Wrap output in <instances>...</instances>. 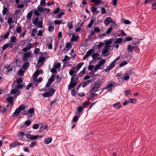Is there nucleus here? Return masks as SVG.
<instances>
[{"label": "nucleus", "mask_w": 156, "mask_h": 156, "mask_svg": "<svg viewBox=\"0 0 156 156\" xmlns=\"http://www.w3.org/2000/svg\"><path fill=\"white\" fill-rule=\"evenodd\" d=\"M16 32L17 33H20L22 30V27L20 26H19L17 27L16 29Z\"/></svg>", "instance_id": "44"}, {"label": "nucleus", "mask_w": 156, "mask_h": 156, "mask_svg": "<svg viewBox=\"0 0 156 156\" xmlns=\"http://www.w3.org/2000/svg\"><path fill=\"white\" fill-rule=\"evenodd\" d=\"M101 67V66L99 64H97L96 65L94 68V70L96 71L98 69H100Z\"/></svg>", "instance_id": "34"}, {"label": "nucleus", "mask_w": 156, "mask_h": 156, "mask_svg": "<svg viewBox=\"0 0 156 156\" xmlns=\"http://www.w3.org/2000/svg\"><path fill=\"white\" fill-rule=\"evenodd\" d=\"M105 62V59H102L99 61V65L101 66V65L104 64Z\"/></svg>", "instance_id": "47"}, {"label": "nucleus", "mask_w": 156, "mask_h": 156, "mask_svg": "<svg viewBox=\"0 0 156 156\" xmlns=\"http://www.w3.org/2000/svg\"><path fill=\"white\" fill-rule=\"evenodd\" d=\"M8 9L6 7H4L2 11V13L3 15H5L7 12Z\"/></svg>", "instance_id": "38"}, {"label": "nucleus", "mask_w": 156, "mask_h": 156, "mask_svg": "<svg viewBox=\"0 0 156 156\" xmlns=\"http://www.w3.org/2000/svg\"><path fill=\"white\" fill-rule=\"evenodd\" d=\"M25 108V106L24 105H21L18 108L21 111V110H23Z\"/></svg>", "instance_id": "25"}, {"label": "nucleus", "mask_w": 156, "mask_h": 156, "mask_svg": "<svg viewBox=\"0 0 156 156\" xmlns=\"http://www.w3.org/2000/svg\"><path fill=\"white\" fill-rule=\"evenodd\" d=\"M31 45V43H30V45H29L28 47V45H27V47L24 48L22 51H23L24 52H26L27 51L28 49H30L32 48Z\"/></svg>", "instance_id": "9"}, {"label": "nucleus", "mask_w": 156, "mask_h": 156, "mask_svg": "<svg viewBox=\"0 0 156 156\" xmlns=\"http://www.w3.org/2000/svg\"><path fill=\"white\" fill-rule=\"evenodd\" d=\"M152 9H156V2H154L152 5Z\"/></svg>", "instance_id": "64"}, {"label": "nucleus", "mask_w": 156, "mask_h": 156, "mask_svg": "<svg viewBox=\"0 0 156 156\" xmlns=\"http://www.w3.org/2000/svg\"><path fill=\"white\" fill-rule=\"evenodd\" d=\"M23 84H19L16 87L18 89H21L23 87Z\"/></svg>", "instance_id": "63"}, {"label": "nucleus", "mask_w": 156, "mask_h": 156, "mask_svg": "<svg viewBox=\"0 0 156 156\" xmlns=\"http://www.w3.org/2000/svg\"><path fill=\"white\" fill-rule=\"evenodd\" d=\"M33 14V10L29 12L27 16V18L28 19H30Z\"/></svg>", "instance_id": "17"}, {"label": "nucleus", "mask_w": 156, "mask_h": 156, "mask_svg": "<svg viewBox=\"0 0 156 156\" xmlns=\"http://www.w3.org/2000/svg\"><path fill=\"white\" fill-rule=\"evenodd\" d=\"M34 14L36 16H39L40 15V13L38 11H37L36 9H35L34 11Z\"/></svg>", "instance_id": "53"}, {"label": "nucleus", "mask_w": 156, "mask_h": 156, "mask_svg": "<svg viewBox=\"0 0 156 156\" xmlns=\"http://www.w3.org/2000/svg\"><path fill=\"white\" fill-rule=\"evenodd\" d=\"M98 90L96 88H95V87H93L90 90V93H95L96 92H97Z\"/></svg>", "instance_id": "33"}, {"label": "nucleus", "mask_w": 156, "mask_h": 156, "mask_svg": "<svg viewBox=\"0 0 156 156\" xmlns=\"http://www.w3.org/2000/svg\"><path fill=\"white\" fill-rule=\"evenodd\" d=\"M16 41V37L15 36H13L11 39V41L13 43H15Z\"/></svg>", "instance_id": "45"}, {"label": "nucleus", "mask_w": 156, "mask_h": 156, "mask_svg": "<svg viewBox=\"0 0 156 156\" xmlns=\"http://www.w3.org/2000/svg\"><path fill=\"white\" fill-rule=\"evenodd\" d=\"M113 107L116 109H119L122 107L119 102H117L113 104Z\"/></svg>", "instance_id": "11"}, {"label": "nucleus", "mask_w": 156, "mask_h": 156, "mask_svg": "<svg viewBox=\"0 0 156 156\" xmlns=\"http://www.w3.org/2000/svg\"><path fill=\"white\" fill-rule=\"evenodd\" d=\"M78 116H75L74 117L73 119V121L74 122H75L76 121H77L78 120Z\"/></svg>", "instance_id": "58"}, {"label": "nucleus", "mask_w": 156, "mask_h": 156, "mask_svg": "<svg viewBox=\"0 0 156 156\" xmlns=\"http://www.w3.org/2000/svg\"><path fill=\"white\" fill-rule=\"evenodd\" d=\"M79 39L78 36H76L73 35L72 37L71 38V41H76L77 40Z\"/></svg>", "instance_id": "18"}, {"label": "nucleus", "mask_w": 156, "mask_h": 156, "mask_svg": "<svg viewBox=\"0 0 156 156\" xmlns=\"http://www.w3.org/2000/svg\"><path fill=\"white\" fill-rule=\"evenodd\" d=\"M36 141H34L32 142L29 145V147H32L34 146H35L36 145Z\"/></svg>", "instance_id": "50"}, {"label": "nucleus", "mask_w": 156, "mask_h": 156, "mask_svg": "<svg viewBox=\"0 0 156 156\" xmlns=\"http://www.w3.org/2000/svg\"><path fill=\"white\" fill-rule=\"evenodd\" d=\"M31 53L30 52H28L25 53L24 54L23 56V59L22 61L23 62L27 61V58L29 57H30Z\"/></svg>", "instance_id": "5"}, {"label": "nucleus", "mask_w": 156, "mask_h": 156, "mask_svg": "<svg viewBox=\"0 0 156 156\" xmlns=\"http://www.w3.org/2000/svg\"><path fill=\"white\" fill-rule=\"evenodd\" d=\"M37 24L39 28H41L43 27V23L42 21H38Z\"/></svg>", "instance_id": "27"}, {"label": "nucleus", "mask_w": 156, "mask_h": 156, "mask_svg": "<svg viewBox=\"0 0 156 156\" xmlns=\"http://www.w3.org/2000/svg\"><path fill=\"white\" fill-rule=\"evenodd\" d=\"M39 137V136L38 135H37L35 136H34L33 135H32V136L30 138V139L31 140H36Z\"/></svg>", "instance_id": "48"}, {"label": "nucleus", "mask_w": 156, "mask_h": 156, "mask_svg": "<svg viewBox=\"0 0 156 156\" xmlns=\"http://www.w3.org/2000/svg\"><path fill=\"white\" fill-rule=\"evenodd\" d=\"M91 10L93 12H94L97 11V8L94 6H92L91 7Z\"/></svg>", "instance_id": "57"}, {"label": "nucleus", "mask_w": 156, "mask_h": 156, "mask_svg": "<svg viewBox=\"0 0 156 156\" xmlns=\"http://www.w3.org/2000/svg\"><path fill=\"white\" fill-rule=\"evenodd\" d=\"M6 100L8 102L9 104H11L12 105L13 104V98L12 96H9L6 98Z\"/></svg>", "instance_id": "8"}, {"label": "nucleus", "mask_w": 156, "mask_h": 156, "mask_svg": "<svg viewBox=\"0 0 156 156\" xmlns=\"http://www.w3.org/2000/svg\"><path fill=\"white\" fill-rule=\"evenodd\" d=\"M101 86V82H99L97 83H95L93 87L95 88H96L99 90V88Z\"/></svg>", "instance_id": "16"}, {"label": "nucleus", "mask_w": 156, "mask_h": 156, "mask_svg": "<svg viewBox=\"0 0 156 156\" xmlns=\"http://www.w3.org/2000/svg\"><path fill=\"white\" fill-rule=\"evenodd\" d=\"M122 41V38H118L117 40L115 41V44H120L121 42Z\"/></svg>", "instance_id": "24"}, {"label": "nucleus", "mask_w": 156, "mask_h": 156, "mask_svg": "<svg viewBox=\"0 0 156 156\" xmlns=\"http://www.w3.org/2000/svg\"><path fill=\"white\" fill-rule=\"evenodd\" d=\"M83 74H80V73H79V75L77 77H75V76H74V78H75V82H77V83L78 82V80H79V77H82L83 76Z\"/></svg>", "instance_id": "30"}, {"label": "nucleus", "mask_w": 156, "mask_h": 156, "mask_svg": "<svg viewBox=\"0 0 156 156\" xmlns=\"http://www.w3.org/2000/svg\"><path fill=\"white\" fill-rule=\"evenodd\" d=\"M113 20L111 19L110 17H107L104 21V23L105 25H107L108 24L112 23L114 24V25L115 26V22H112Z\"/></svg>", "instance_id": "4"}, {"label": "nucleus", "mask_w": 156, "mask_h": 156, "mask_svg": "<svg viewBox=\"0 0 156 156\" xmlns=\"http://www.w3.org/2000/svg\"><path fill=\"white\" fill-rule=\"evenodd\" d=\"M72 95L75 96L76 95V89H73L71 92Z\"/></svg>", "instance_id": "60"}, {"label": "nucleus", "mask_w": 156, "mask_h": 156, "mask_svg": "<svg viewBox=\"0 0 156 156\" xmlns=\"http://www.w3.org/2000/svg\"><path fill=\"white\" fill-rule=\"evenodd\" d=\"M68 27L70 29H71L73 28V23L71 21L69 22L67 24Z\"/></svg>", "instance_id": "32"}, {"label": "nucleus", "mask_w": 156, "mask_h": 156, "mask_svg": "<svg viewBox=\"0 0 156 156\" xmlns=\"http://www.w3.org/2000/svg\"><path fill=\"white\" fill-rule=\"evenodd\" d=\"M74 78V77L73 76H72L71 78V81L68 86V89L69 90H71L73 88L77 85V82H73L75 81Z\"/></svg>", "instance_id": "2"}, {"label": "nucleus", "mask_w": 156, "mask_h": 156, "mask_svg": "<svg viewBox=\"0 0 156 156\" xmlns=\"http://www.w3.org/2000/svg\"><path fill=\"white\" fill-rule=\"evenodd\" d=\"M65 47L66 48H71L72 47V45L70 42H68L66 43Z\"/></svg>", "instance_id": "35"}, {"label": "nucleus", "mask_w": 156, "mask_h": 156, "mask_svg": "<svg viewBox=\"0 0 156 156\" xmlns=\"http://www.w3.org/2000/svg\"><path fill=\"white\" fill-rule=\"evenodd\" d=\"M43 96L44 97H47L49 96H51V95L49 91H48L45 92L43 94Z\"/></svg>", "instance_id": "22"}, {"label": "nucleus", "mask_w": 156, "mask_h": 156, "mask_svg": "<svg viewBox=\"0 0 156 156\" xmlns=\"http://www.w3.org/2000/svg\"><path fill=\"white\" fill-rule=\"evenodd\" d=\"M37 9L38 11L40 12H42L44 10L43 8L40 6L39 5H38L37 7Z\"/></svg>", "instance_id": "46"}, {"label": "nucleus", "mask_w": 156, "mask_h": 156, "mask_svg": "<svg viewBox=\"0 0 156 156\" xmlns=\"http://www.w3.org/2000/svg\"><path fill=\"white\" fill-rule=\"evenodd\" d=\"M52 140V137L47 138L44 140V142L45 144H48L51 142Z\"/></svg>", "instance_id": "10"}, {"label": "nucleus", "mask_w": 156, "mask_h": 156, "mask_svg": "<svg viewBox=\"0 0 156 156\" xmlns=\"http://www.w3.org/2000/svg\"><path fill=\"white\" fill-rule=\"evenodd\" d=\"M55 75L52 74L51 77L48 79V81L50 82H51V83H52L54 81L55 77Z\"/></svg>", "instance_id": "13"}, {"label": "nucleus", "mask_w": 156, "mask_h": 156, "mask_svg": "<svg viewBox=\"0 0 156 156\" xmlns=\"http://www.w3.org/2000/svg\"><path fill=\"white\" fill-rule=\"evenodd\" d=\"M94 23V20L92 19H91L90 20V23L88 24L87 27H91L92 25Z\"/></svg>", "instance_id": "39"}, {"label": "nucleus", "mask_w": 156, "mask_h": 156, "mask_svg": "<svg viewBox=\"0 0 156 156\" xmlns=\"http://www.w3.org/2000/svg\"><path fill=\"white\" fill-rule=\"evenodd\" d=\"M115 61H113L109 66L110 67V69H111L113 68L115 66Z\"/></svg>", "instance_id": "23"}, {"label": "nucleus", "mask_w": 156, "mask_h": 156, "mask_svg": "<svg viewBox=\"0 0 156 156\" xmlns=\"http://www.w3.org/2000/svg\"><path fill=\"white\" fill-rule=\"evenodd\" d=\"M45 58L44 57H39V59L37 61V63H41L43 64V62L45 61Z\"/></svg>", "instance_id": "14"}, {"label": "nucleus", "mask_w": 156, "mask_h": 156, "mask_svg": "<svg viewBox=\"0 0 156 156\" xmlns=\"http://www.w3.org/2000/svg\"><path fill=\"white\" fill-rule=\"evenodd\" d=\"M105 41V45H109V44H112V41L111 39H109L107 41Z\"/></svg>", "instance_id": "41"}, {"label": "nucleus", "mask_w": 156, "mask_h": 156, "mask_svg": "<svg viewBox=\"0 0 156 156\" xmlns=\"http://www.w3.org/2000/svg\"><path fill=\"white\" fill-rule=\"evenodd\" d=\"M23 81V79L22 78H19L17 80V84H19L20 83L22 82Z\"/></svg>", "instance_id": "62"}, {"label": "nucleus", "mask_w": 156, "mask_h": 156, "mask_svg": "<svg viewBox=\"0 0 156 156\" xmlns=\"http://www.w3.org/2000/svg\"><path fill=\"white\" fill-rule=\"evenodd\" d=\"M62 21V20H55L54 21V23L56 25L60 24L61 23Z\"/></svg>", "instance_id": "42"}, {"label": "nucleus", "mask_w": 156, "mask_h": 156, "mask_svg": "<svg viewBox=\"0 0 156 156\" xmlns=\"http://www.w3.org/2000/svg\"><path fill=\"white\" fill-rule=\"evenodd\" d=\"M29 65L30 63L28 62H26L23 64L22 68L24 69H26L29 66Z\"/></svg>", "instance_id": "12"}, {"label": "nucleus", "mask_w": 156, "mask_h": 156, "mask_svg": "<svg viewBox=\"0 0 156 156\" xmlns=\"http://www.w3.org/2000/svg\"><path fill=\"white\" fill-rule=\"evenodd\" d=\"M48 126L46 125L45 126H41L40 127V131L41 132L43 131L45 129L48 128Z\"/></svg>", "instance_id": "29"}, {"label": "nucleus", "mask_w": 156, "mask_h": 156, "mask_svg": "<svg viewBox=\"0 0 156 156\" xmlns=\"http://www.w3.org/2000/svg\"><path fill=\"white\" fill-rule=\"evenodd\" d=\"M38 17H37L35 18L33 22V23L34 25H36L37 23L38 22Z\"/></svg>", "instance_id": "52"}, {"label": "nucleus", "mask_w": 156, "mask_h": 156, "mask_svg": "<svg viewBox=\"0 0 156 156\" xmlns=\"http://www.w3.org/2000/svg\"><path fill=\"white\" fill-rule=\"evenodd\" d=\"M9 47V44H6L5 45H4V46L2 47V50L3 51H4L5 49L6 48H8Z\"/></svg>", "instance_id": "56"}, {"label": "nucleus", "mask_w": 156, "mask_h": 156, "mask_svg": "<svg viewBox=\"0 0 156 156\" xmlns=\"http://www.w3.org/2000/svg\"><path fill=\"white\" fill-rule=\"evenodd\" d=\"M113 86H114V85L112 83H108L105 87L102 89V90L103 91L104 90H106L107 89H108V91H111L112 90L111 87H113Z\"/></svg>", "instance_id": "3"}, {"label": "nucleus", "mask_w": 156, "mask_h": 156, "mask_svg": "<svg viewBox=\"0 0 156 156\" xmlns=\"http://www.w3.org/2000/svg\"><path fill=\"white\" fill-rule=\"evenodd\" d=\"M24 72L22 70H20L19 71L18 75L20 76H23V75Z\"/></svg>", "instance_id": "54"}, {"label": "nucleus", "mask_w": 156, "mask_h": 156, "mask_svg": "<svg viewBox=\"0 0 156 156\" xmlns=\"http://www.w3.org/2000/svg\"><path fill=\"white\" fill-rule=\"evenodd\" d=\"M37 32V29L34 28L32 29V33L31 35L32 36H34L35 35Z\"/></svg>", "instance_id": "28"}, {"label": "nucleus", "mask_w": 156, "mask_h": 156, "mask_svg": "<svg viewBox=\"0 0 156 156\" xmlns=\"http://www.w3.org/2000/svg\"><path fill=\"white\" fill-rule=\"evenodd\" d=\"M84 62H82L78 63L76 66L73 67L69 70V74L70 76H76V74H74V73H76L80 69L81 67L84 64Z\"/></svg>", "instance_id": "1"}, {"label": "nucleus", "mask_w": 156, "mask_h": 156, "mask_svg": "<svg viewBox=\"0 0 156 156\" xmlns=\"http://www.w3.org/2000/svg\"><path fill=\"white\" fill-rule=\"evenodd\" d=\"M18 92V90L16 89H12L11 91V94H15L16 92Z\"/></svg>", "instance_id": "51"}, {"label": "nucleus", "mask_w": 156, "mask_h": 156, "mask_svg": "<svg viewBox=\"0 0 156 156\" xmlns=\"http://www.w3.org/2000/svg\"><path fill=\"white\" fill-rule=\"evenodd\" d=\"M53 66L55 69H57L60 67L61 65L59 63H58L56 64H54Z\"/></svg>", "instance_id": "43"}, {"label": "nucleus", "mask_w": 156, "mask_h": 156, "mask_svg": "<svg viewBox=\"0 0 156 156\" xmlns=\"http://www.w3.org/2000/svg\"><path fill=\"white\" fill-rule=\"evenodd\" d=\"M89 82L88 81V80L85 81L81 83L82 85V87H85L87 85L89 84Z\"/></svg>", "instance_id": "20"}, {"label": "nucleus", "mask_w": 156, "mask_h": 156, "mask_svg": "<svg viewBox=\"0 0 156 156\" xmlns=\"http://www.w3.org/2000/svg\"><path fill=\"white\" fill-rule=\"evenodd\" d=\"M34 111L35 109L34 108H30L28 111V113L32 114H34Z\"/></svg>", "instance_id": "21"}, {"label": "nucleus", "mask_w": 156, "mask_h": 156, "mask_svg": "<svg viewBox=\"0 0 156 156\" xmlns=\"http://www.w3.org/2000/svg\"><path fill=\"white\" fill-rule=\"evenodd\" d=\"M55 91V89H54L53 88H52L50 89L49 92L50 93L51 95L52 96Z\"/></svg>", "instance_id": "37"}, {"label": "nucleus", "mask_w": 156, "mask_h": 156, "mask_svg": "<svg viewBox=\"0 0 156 156\" xmlns=\"http://www.w3.org/2000/svg\"><path fill=\"white\" fill-rule=\"evenodd\" d=\"M93 49H90L87 52L86 54L88 56H90L91 55V54L93 52Z\"/></svg>", "instance_id": "19"}, {"label": "nucleus", "mask_w": 156, "mask_h": 156, "mask_svg": "<svg viewBox=\"0 0 156 156\" xmlns=\"http://www.w3.org/2000/svg\"><path fill=\"white\" fill-rule=\"evenodd\" d=\"M20 112L21 111L18 108H17L12 114V116L13 117H15L16 116L18 115Z\"/></svg>", "instance_id": "15"}, {"label": "nucleus", "mask_w": 156, "mask_h": 156, "mask_svg": "<svg viewBox=\"0 0 156 156\" xmlns=\"http://www.w3.org/2000/svg\"><path fill=\"white\" fill-rule=\"evenodd\" d=\"M48 29L49 32H51L54 30V26L50 25L49 26Z\"/></svg>", "instance_id": "36"}, {"label": "nucleus", "mask_w": 156, "mask_h": 156, "mask_svg": "<svg viewBox=\"0 0 156 156\" xmlns=\"http://www.w3.org/2000/svg\"><path fill=\"white\" fill-rule=\"evenodd\" d=\"M128 101L129 103H135L136 100L134 98H130L129 99Z\"/></svg>", "instance_id": "26"}, {"label": "nucleus", "mask_w": 156, "mask_h": 156, "mask_svg": "<svg viewBox=\"0 0 156 156\" xmlns=\"http://www.w3.org/2000/svg\"><path fill=\"white\" fill-rule=\"evenodd\" d=\"M21 144L20 143H17L16 144H12L10 145V147H11L12 148L16 147V146H18V145H20Z\"/></svg>", "instance_id": "31"}, {"label": "nucleus", "mask_w": 156, "mask_h": 156, "mask_svg": "<svg viewBox=\"0 0 156 156\" xmlns=\"http://www.w3.org/2000/svg\"><path fill=\"white\" fill-rule=\"evenodd\" d=\"M128 62L126 61H124L122 62L119 65V66L120 67H122L124 65L127 64Z\"/></svg>", "instance_id": "49"}, {"label": "nucleus", "mask_w": 156, "mask_h": 156, "mask_svg": "<svg viewBox=\"0 0 156 156\" xmlns=\"http://www.w3.org/2000/svg\"><path fill=\"white\" fill-rule=\"evenodd\" d=\"M136 48V46H131L130 45H129L127 47V51L128 52H132Z\"/></svg>", "instance_id": "6"}, {"label": "nucleus", "mask_w": 156, "mask_h": 156, "mask_svg": "<svg viewBox=\"0 0 156 156\" xmlns=\"http://www.w3.org/2000/svg\"><path fill=\"white\" fill-rule=\"evenodd\" d=\"M77 111L78 112H82L83 110V107L81 106H80L77 108Z\"/></svg>", "instance_id": "55"}, {"label": "nucleus", "mask_w": 156, "mask_h": 156, "mask_svg": "<svg viewBox=\"0 0 156 156\" xmlns=\"http://www.w3.org/2000/svg\"><path fill=\"white\" fill-rule=\"evenodd\" d=\"M65 14L64 12H60L58 15L57 16L58 18H60L61 17V16L64 15Z\"/></svg>", "instance_id": "61"}, {"label": "nucleus", "mask_w": 156, "mask_h": 156, "mask_svg": "<svg viewBox=\"0 0 156 156\" xmlns=\"http://www.w3.org/2000/svg\"><path fill=\"white\" fill-rule=\"evenodd\" d=\"M39 125L38 124H35L33 126V128L34 129H37L39 127Z\"/></svg>", "instance_id": "59"}, {"label": "nucleus", "mask_w": 156, "mask_h": 156, "mask_svg": "<svg viewBox=\"0 0 156 156\" xmlns=\"http://www.w3.org/2000/svg\"><path fill=\"white\" fill-rule=\"evenodd\" d=\"M94 23V20L92 19H91L90 20V23L88 24L87 27H91L92 25Z\"/></svg>", "instance_id": "40"}, {"label": "nucleus", "mask_w": 156, "mask_h": 156, "mask_svg": "<svg viewBox=\"0 0 156 156\" xmlns=\"http://www.w3.org/2000/svg\"><path fill=\"white\" fill-rule=\"evenodd\" d=\"M4 68L7 69V72H8V73H9V72L11 71L13 69V67L11 66L10 65H4Z\"/></svg>", "instance_id": "7"}]
</instances>
